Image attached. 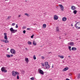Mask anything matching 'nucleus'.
<instances>
[{
  "instance_id": "nucleus-1",
  "label": "nucleus",
  "mask_w": 80,
  "mask_h": 80,
  "mask_svg": "<svg viewBox=\"0 0 80 80\" xmlns=\"http://www.w3.org/2000/svg\"><path fill=\"white\" fill-rule=\"evenodd\" d=\"M75 25L76 28L77 29H80V22H77Z\"/></svg>"
},
{
  "instance_id": "nucleus-2",
  "label": "nucleus",
  "mask_w": 80,
  "mask_h": 80,
  "mask_svg": "<svg viewBox=\"0 0 80 80\" xmlns=\"http://www.w3.org/2000/svg\"><path fill=\"white\" fill-rule=\"evenodd\" d=\"M44 63L45 64V66L46 68H47V69H49V68H50V65H49L48 62H44Z\"/></svg>"
},
{
  "instance_id": "nucleus-3",
  "label": "nucleus",
  "mask_w": 80,
  "mask_h": 80,
  "mask_svg": "<svg viewBox=\"0 0 80 80\" xmlns=\"http://www.w3.org/2000/svg\"><path fill=\"white\" fill-rule=\"evenodd\" d=\"M16 75H18V72L13 71L12 72V75L14 77H16Z\"/></svg>"
},
{
  "instance_id": "nucleus-4",
  "label": "nucleus",
  "mask_w": 80,
  "mask_h": 80,
  "mask_svg": "<svg viewBox=\"0 0 80 80\" xmlns=\"http://www.w3.org/2000/svg\"><path fill=\"white\" fill-rule=\"evenodd\" d=\"M10 30L11 32H12L13 33H15V32H17V30L13 29L12 28H11L10 29Z\"/></svg>"
},
{
  "instance_id": "nucleus-5",
  "label": "nucleus",
  "mask_w": 80,
  "mask_h": 80,
  "mask_svg": "<svg viewBox=\"0 0 80 80\" xmlns=\"http://www.w3.org/2000/svg\"><path fill=\"white\" fill-rule=\"evenodd\" d=\"M10 52L11 53H12V54H14V55H15V54L16 53V51H15V50L13 49H11Z\"/></svg>"
},
{
  "instance_id": "nucleus-6",
  "label": "nucleus",
  "mask_w": 80,
  "mask_h": 80,
  "mask_svg": "<svg viewBox=\"0 0 80 80\" xmlns=\"http://www.w3.org/2000/svg\"><path fill=\"white\" fill-rule=\"evenodd\" d=\"M39 73L42 75H44V72L42 69H39Z\"/></svg>"
},
{
  "instance_id": "nucleus-7",
  "label": "nucleus",
  "mask_w": 80,
  "mask_h": 80,
  "mask_svg": "<svg viewBox=\"0 0 80 80\" xmlns=\"http://www.w3.org/2000/svg\"><path fill=\"white\" fill-rule=\"evenodd\" d=\"M59 6L60 7V8L62 11H63V9L64 8H63V6L62 4H59Z\"/></svg>"
},
{
  "instance_id": "nucleus-8",
  "label": "nucleus",
  "mask_w": 80,
  "mask_h": 80,
  "mask_svg": "<svg viewBox=\"0 0 80 80\" xmlns=\"http://www.w3.org/2000/svg\"><path fill=\"white\" fill-rule=\"evenodd\" d=\"M69 45H70V46H73L74 45V42H70L68 43Z\"/></svg>"
},
{
  "instance_id": "nucleus-9",
  "label": "nucleus",
  "mask_w": 80,
  "mask_h": 80,
  "mask_svg": "<svg viewBox=\"0 0 80 80\" xmlns=\"http://www.w3.org/2000/svg\"><path fill=\"white\" fill-rule=\"evenodd\" d=\"M4 39H5V40H8V38H7V33H4Z\"/></svg>"
},
{
  "instance_id": "nucleus-10",
  "label": "nucleus",
  "mask_w": 80,
  "mask_h": 80,
  "mask_svg": "<svg viewBox=\"0 0 80 80\" xmlns=\"http://www.w3.org/2000/svg\"><path fill=\"white\" fill-rule=\"evenodd\" d=\"M68 70V68L66 67L62 70V72H66V71Z\"/></svg>"
},
{
  "instance_id": "nucleus-11",
  "label": "nucleus",
  "mask_w": 80,
  "mask_h": 80,
  "mask_svg": "<svg viewBox=\"0 0 80 80\" xmlns=\"http://www.w3.org/2000/svg\"><path fill=\"white\" fill-rule=\"evenodd\" d=\"M54 20H58V16H57V15H56L54 16Z\"/></svg>"
},
{
  "instance_id": "nucleus-12",
  "label": "nucleus",
  "mask_w": 80,
  "mask_h": 80,
  "mask_svg": "<svg viewBox=\"0 0 80 80\" xmlns=\"http://www.w3.org/2000/svg\"><path fill=\"white\" fill-rule=\"evenodd\" d=\"M71 9L73 10H75V7L74 6H71Z\"/></svg>"
},
{
  "instance_id": "nucleus-13",
  "label": "nucleus",
  "mask_w": 80,
  "mask_h": 80,
  "mask_svg": "<svg viewBox=\"0 0 80 80\" xmlns=\"http://www.w3.org/2000/svg\"><path fill=\"white\" fill-rule=\"evenodd\" d=\"M62 20L63 22H65L67 20V18L66 17H63L62 18Z\"/></svg>"
},
{
  "instance_id": "nucleus-14",
  "label": "nucleus",
  "mask_w": 80,
  "mask_h": 80,
  "mask_svg": "<svg viewBox=\"0 0 80 80\" xmlns=\"http://www.w3.org/2000/svg\"><path fill=\"white\" fill-rule=\"evenodd\" d=\"M71 50H73L74 51H75L77 50V48H75V47H72L71 48Z\"/></svg>"
},
{
  "instance_id": "nucleus-15",
  "label": "nucleus",
  "mask_w": 80,
  "mask_h": 80,
  "mask_svg": "<svg viewBox=\"0 0 80 80\" xmlns=\"http://www.w3.org/2000/svg\"><path fill=\"white\" fill-rule=\"evenodd\" d=\"M32 44L36 46V45H37V42H35V41H34L33 42Z\"/></svg>"
},
{
  "instance_id": "nucleus-16",
  "label": "nucleus",
  "mask_w": 80,
  "mask_h": 80,
  "mask_svg": "<svg viewBox=\"0 0 80 80\" xmlns=\"http://www.w3.org/2000/svg\"><path fill=\"white\" fill-rule=\"evenodd\" d=\"M1 70V71H2V72H3L4 71V70H5V67H3L2 68Z\"/></svg>"
},
{
  "instance_id": "nucleus-17",
  "label": "nucleus",
  "mask_w": 80,
  "mask_h": 80,
  "mask_svg": "<svg viewBox=\"0 0 80 80\" xmlns=\"http://www.w3.org/2000/svg\"><path fill=\"white\" fill-rule=\"evenodd\" d=\"M58 57H60V58H64V56H60V55H58Z\"/></svg>"
},
{
  "instance_id": "nucleus-18",
  "label": "nucleus",
  "mask_w": 80,
  "mask_h": 80,
  "mask_svg": "<svg viewBox=\"0 0 80 80\" xmlns=\"http://www.w3.org/2000/svg\"><path fill=\"white\" fill-rule=\"evenodd\" d=\"M4 42H5V43H8V42H9V41L7 40H4Z\"/></svg>"
},
{
  "instance_id": "nucleus-19",
  "label": "nucleus",
  "mask_w": 80,
  "mask_h": 80,
  "mask_svg": "<svg viewBox=\"0 0 80 80\" xmlns=\"http://www.w3.org/2000/svg\"><path fill=\"white\" fill-rule=\"evenodd\" d=\"M25 61L26 62H28V58H25Z\"/></svg>"
},
{
  "instance_id": "nucleus-20",
  "label": "nucleus",
  "mask_w": 80,
  "mask_h": 80,
  "mask_svg": "<svg viewBox=\"0 0 80 80\" xmlns=\"http://www.w3.org/2000/svg\"><path fill=\"white\" fill-rule=\"evenodd\" d=\"M56 30L57 32H58L59 30V27H56Z\"/></svg>"
},
{
  "instance_id": "nucleus-21",
  "label": "nucleus",
  "mask_w": 80,
  "mask_h": 80,
  "mask_svg": "<svg viewBox=\"0 0 80 80\" xmlns=\"http://www.w3.org/2000/svg\"><path fill=\"white\" fill-rule=\"evenodd\" d=\"M43 27L44 28H46V27H47V25H46V24H44L43 25Z\"/></svg>"
},
{
  "instance_id": "nucleus-22",
  "label": "nucleus",
  "mask_w": 80,
  "mask_h": 80,
  "mask_svg": "<svg viewBox=\"0 0 80 80\" xmlns=\"http://www.w3.org/2000/svg\"><path fill=\"white\" fill-rule=\"evenodd\" d=\"M77 10H75L73 11V13H74V14H77Z\"/></svg>"
},
{
  "instance_id": "nucleus-23",
  "label": "nucleus",
  "mask_w": 80,
  "mask_h": 80,
  "mask_svg": "<svg viewBox=\"0 0 80 80\" xmlns=\"http://www.w3.org/2000/svg\"><path fill=\"white\" fill-rule=\"evenodd\" d=\"M22 74H24L25 73V71L23 70H22L21 71Z\"/></svg>"
},
{
  "instance_id": "nucleus-24",
  "label": "nucleus",
  "mask_w": 80,
  "mask_h": 80,
  "mask_svg": "<svg viewBox=\"0 0 80 80\" xmlns=\"http://www.w3.org/2000/svg\"><path fill=\"white\" fill-rule=\"evenodd\" d=\"M28 44H29V45H31V44H32V42H30V41H28Z\"/></svg>"
},
{
  "instance_id": "nucleus-25",
  "label": "nucleus",
  "mask_w": 80,
  "mask_h": 80,
  "mask_svg": "<svg viewBox=\"0 0 80 80\" xmlns=\"http://www.w3.org/2000/svg\"><path fill=\"white\" fill-rule=\"evenodd\" d=\"M78 79H80V73L78 74Z\"/></svg>"
},
{
  "instance_id": "nucleus-26",
  "label": "nucleus",
  "mask_w": 80,
  "mask_h": 80,
  "mask_svg": "<svg viewBox=\"0 0 80 80\" xmlns=\"http://www.w3.org/2000/svg\"><path fill=\"white\" fill-rule=\"evenodd\" d=\"M17 79H18L20 78H19V73H18V75H17Z\"/></svg>"
},
{
  "instance_id": "nucleus-27",
  "label": "nucleus",
  "mask_w": 80,
  "mask_h": 80,
  "mask_svg": "<svg viewBox=\"0 0 80 80\" xmlns=\"http://www.w3.org/2000/svg\"><path fill=\"white\" fill-rule=\"evenodd\" d=\"M6 56L7 57H8V58H10V55L9 54H7L6 55Z\"/></svg>"
},
{
  "instance_id": "nucleus-28",
  "label": "nucleus",
  "mask_w": 80,
  "mask_h": 80,
  "mask_svg": "<svg viewBox=\"0 0 80 80\" xmlns=\"http://www.w3.org/2000/svg\"><path fill=\"white\" fill-rule=\"evenodd\" d=\"M36 56H35V55H33V59L34 60H36Z\"/></svg>"
},
{
  "instance_id": "nucleus-29",
  "label": "nucleus",
  "mask_w": 80,
  "mask_h": 80,
  "mask_svg": "<svg viewBox=\"0 0 80 80\" xmlns=\"http://www.w3.org/2000/svg\"><path fill=\"white\" fill-rule=\"evenodd\" d=\"M25 15H26L28 17H29V14L27 13H25Z\"/></svg>"
},
{
  "instance_id": "nucleus-30",
  "label": "nucleus",
  "mask_w": 80,
  "mask_h": 80,
  "mask_svg": "<svg viewBox=\"0 0 80 80\" xmlns=\"http://www.w3.org/2000/svg\"><path fill=\"white\" fill-rule=\"evenodd\" d=\"M11 18V16H10V17L8 16V18H7V19L8 20H10V19Z\"/></svg>"
},
{
  "instance_id": "nucleus-31",
  "label": "nucleus",
  "mask_w": 80,
  "mask_h": 80,
  "mask_svg": "<svg viewBox=\"0 0 80 80\" xmlns=\"http://www.w3.org/2000/svg\"><path fill=\"white\" fill-rule=\"evenodd\" d=\"M71 46H68V48L69 50V51H71Z\"/></svg>"
},
{
  "instance_id": "nucleus-32",
  "label": "nucleus",
  "mask_w": 80,
  "mask_h": 80,
  "mask_svg": "<svg viewBox=\"0 0 80 80\" xmlns=\"http://www.w3.org/2000/svg\"><path fill=\"white\" fill-rule=\"evenodd\" d=\"M41 64H42V67H44V66H45V64H44V63H41Z\"/></svg>"
},
{
  "instance_id": "nucleus-33",
  "label": "nucleus",
  "mask_w": 80,
  "mask_h": 80,
  "mask_svg": "<svg viewBox=\"0 0 80 80\" xmlns=\"http://www.w3.org/2000/svg\"><path fill=\"white\" fill-rule=\"evenodd\" d=\"M3 72L4 73H6V72H7V70L6 69V70L4 69V71Z\"/></svg>"
},
{
  "instance_id": "nucleus-34",
  "label": "nucleus",
  "mask_w": 80,
  "mask_h": 80,
  "mask_svg": "<svg viewBox=\"0 0 80 80\" xmlns=\"http://www.w3.org/2000/svg\"><path fill=\"white\" fill-rule=\"evenodd\" d=\"M30 79L32 80H34V77H32L30 78Z\"/></svg>"
},
{
  "instance_id": "nucleus-35",
  "label": "nucleus",
  "mask_w": 80,
  "mask_h": 80,
  "mask_svg": "<svg viewBox=\"0 0 80 80\" xmlns=\"http://www.w3.org/2000/svg\"><path fill=\"white\" fill-rule=\"evenodd\" d=\"M23 33L25 34V33H26V31L25 30H24L23 31Z\"/></svg>"
},
{
  "instance_id": "nucleus-36",
  "label": "nucleus",
  "mask_w": 80,
  "mask_h": 80,
  "mask_svg": "<svg viewBox=\"0 0 80 80\" xmlns=\"http://www.w3.org/2000/svg\"><path fill=\"white\" fill-rule=\"evenodd\" d=\"M27 30H31V29L30 28H27Z\"/></svg>"
},
{
  "instance_id": "nucleus-37",
  "label": "nucleus",
  "mask_w": 80,
  "mask_h": 80,
  "mask_svg": "<svg viewBox=\"0 0 80 80\" xmlns=\"http://www.w3.org/2000/svg\"><path fill=\"white\" fill-rule=\"evenodd\" d=\"M33 36H34V35L33 34L32 36H31V37L32 38H33Z\"/></svg>"
},
{
  "instance_id": "nucleus-38",
  "label": "nucleus",
  "mask_w": 80,
  "mask_h": 80,
  "mask_svg": "<svg viewBox=\"0 0 80 80\" xmlns=\"http://www.w3.org/2000/svg\"><path fill=\"white\" fill-rule=\"evenodd\" d=\"M15 25V23H12V26H14V25Z\"/></svg>"
},
{
  "instance_id": "nucleus-39",
  "label": "nucleus",
  "mask_w": 80,
  "mask_h": 80,
  "mask_svg": "<svg viewBox=\"0 0 80 80\" xmlns=\"http://www.w3.org/2000/svg\"><path fill=\"white\" fill-rule=\"evenodd\" d=\"M23 29H25L26 28V27H25V26H23L22 27Z\"/></svg>"
},
{
  "instance_id": "nucleus-40",
  "label": "nucleus",
  "mask_w": 80,
  "mask_h": 80,
  "mask_svg": "<svg viewBox=\"0 0 80 80\" xmlns=\"http://www.w3.org/2000/svg\"><path fill=\"white\" fill-rule=\"evenodd\" d=\"M4 40H2H2H1V41L2 42H4Z\"/></svg>"
},
{
  "instance_id": "nucleus-41",
  "label": "nucleus",
  "mask_w": 80,
  "mask_h": 80,
  "mask_svg": "<svg viewBox=\"0 0 80 80\" xmlns=\"http://www.w3.org/2000/svg\"><path fill=\"white\" fill-rule=\"evenodd\" d=\"M16 28H18V25H17V24H16Z\"/></svg>"
},
{
  "instance_id": "nucleus-42",
  "label": "nucleus",
  "mask_w": 80,
  "mask_h": 80,
  "mask_svg": "<svg viewBox=\"0 0 80 80\" xmlns=\"http://www.w3.org/2000/svg\"><path fill=\"white\" fill-rule=\"evenodd\" d=\"M41 58H42V59H44V57H43V56H42V57H41Z\"/></svg>"
},
{
  "instance_id": "nucleus-43",
  "label": "nucleus",
  "mask_w": 80,
  "mask_h": 80,
  "mask_svg": "<svg viewBox=\"0 0 80 80\" xmlns=\"http://www.w3.org/2000/svg\"><path fill=\"white\" fill-rule=\"evenodd\" d=\"M25 49H26V50H28V49L27 48H25Z\"/></svg>"
},
{
  "instance_id": "nucleus-44",
  "label": "nucleus",
  "mask_w": 80,
  "mask_h": 80,
  "mask_svg": "<svg viewBox=\"0 0 80 80\" xmlns=\"http://www.w3.org/2000/svg\"><path fill=\"white\" fill-rule=\"evenodd\" d=\"M66 80H70L68 78H67L66 79Z\"/></svg>"
},
{
  "instance_id": "nucleus-45",
  "label": "nucleus",
  "mask_w": 80,
  "mask_h": 80,
  "mask_svg": "<svg viewBox=\"0 0 80 80\" xmlns=\"http://www.w3.org/2000/svg\"><path fill=\"white\" fill-rule=\"evenodd\" d=\"M18 17H19V18H20V15H19V16H18Z\"/></svg>"
},
{
  "instance_id": "nucleus-46",
  "label": "nucleus",
  "mask_w": 80,
  "mask_h": 80,
  "mask_svg": "<svg viewBox=\"0 0 80 80\" xmlns=\"http://www.w3.org/2000/svg\"><path fill=\"white\" fill-rule=\"evenodd\" d=\"M48 53H52V52H48Z\"/></svg>"
},
{
  "instance_id": "nucleus-47",
  "label": "nucleus",
  "mask_w": 80,
  "mask_h": 80,
  "mask_svg": "<svg viewBox=\"0 0 80 80\" xmlns=\"http://www.w3.org/2000/svg\"><path fill=\"white\" fill-rule=\"evenodd\" d=\"M11 57H13V54L11 55Z\"/></svg>"
},
{
  "instance_id": "nucleus-48",
  "label": "nucleus",
  "mask_w": 80,
  "mask_h": 80,
  "mask_svg": "<svg viewBox=\"0 0 80 80\" xmlns=\"http://www.w3.org/2000/svg\"><path fill=\"white\" fill-rule=\"evenodd\" d=\"M9 50V48H8L7 49V50Z\"/></svg>"
},
{
  "instance_id": "nucleus-49",
  "label": "nucleus",
  "mask_w": 80,
  "mask_h": 80,
  "mask_svg": "<svg viewBox=\"0 0 80 80\" xmlns=\"http://www.w3.org/2000/svg\"><path fill=\"white\" fill-rule=\"evenodd\" d=\"M68 57L69 58H70V57L71 56H68Z\"/></svg>"
},
{
  "instance_id": "nucleus-50",
  "label": "nucleus",
  "mask_w": 80,
  "mask_h": 80,
  "mask_svg": "<svg viewBox=\"0 0 80 80\" xmlns=\"http://www.w3.org/2000/svg\"><path fill=\"white\" fill-rule=\"evenodd\" d=\"M34 24V25H37V24L35 23V24Z\"/></svg>"
},
{
  "instance_id": "nucleus-51",
  "label": "nucleus",
  "mask_w": 80,
  "mask_h": 80,
  "mask_svg": "<svg viewBox=\"0 0 80 80\" xmlns=\"http://www.w3.org/2000/svg\"><path fill=\"white\" fill-rule=\"evenodd\" d=\"M52 68H53V65H52Z\"/></svg>"
},
{
  "instance_id": "nucleus-52",
  "label": "nucleus",
  "mask_w": 80,
  "mask_h": 80,
  "mask_svg": "<svg viewBox=\"0 0 80 80\" xmlns=\"http://www.w3.org/2000/svg\"><path fill=\"white\" fill-rule=\"evenodd\" d=\"M49 80H52V79H50Z\"/></svg>"
},
{
  "instance_id": "nucleus-53",
  "label": "nucleus",
  "mask_w": 80,
  "mask_h": 80,
  "mask_svg": "<svg viewBox=\"0 0 80 80\" xmlns=\"http://www.w3.org/2000/svg\"><path fill=\"white\" fill-rule=\"evenodd\" d=\"M1 46V47H3V45H2Z\"/></svg>"
},
{
  "instance_id": "nucleus-54",
  "label": "nucleus",
  "mask_w": 80,
  "mask_h": 80,
  "mask_svg": "<svg viewBox=\"0 0 80 80\" xmlns=\"http://www.w3.org/2000/svg\"><path fill=\"white\" fill-rule=\"evenodd\" d=\"M72 26H73V25H72Z\"/></svg>"
},
{
  "instance_id": "nucleus-55",
  "label": "nucleus",
  "mask_w": 80,
  "mask_h": 80,
  "mask_svg": "<svg viewBox=\"0 0 80 80\" xmlns=\"http://www.w3.org/2000/svg\"><path fill=\"white\" fill-rule=\"evenodd\" d=\"M40 56V55H39Z\"/></svg>"
}]
</instances>
